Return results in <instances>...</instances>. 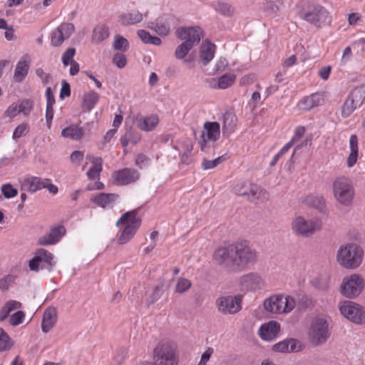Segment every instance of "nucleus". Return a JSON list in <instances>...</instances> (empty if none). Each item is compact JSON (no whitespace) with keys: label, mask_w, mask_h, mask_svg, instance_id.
Masks as SVG:
<instances>
[{"label":"nucleus","mask_w":365,"mask_h":365,"mask_svg":"<svg viewBox=\"0 0 365 365\" xmlns=\"http://www.w3.org/2000/svg\"><path fill=\"white\" fill-rule=\"evenodd\" d=\"M257 252L250 242L240 240L217 248L212 255L214 262L230 273H238L256 264Z\"/></svg>","instance_id":"obj_1"},{"label":"nucleus","mask_w":365,"mask_h":365,"mask_svg":"<svg viewBox=\"0 0 365 365\" xmlns=\"http://www.w3.org/2000/svg\"><path fill=\"white\" fill-rule=\"evenodd\" d=\"M153 362H145L142 365H178L177 344L168 339L160 341L153 349Z\"/></svg>","instance_id":"obj_2"},{"label":"nucleus","mask_w":365,"mask_h":365,"mask_svg":"<svg viewBox=\"0 0 365 365\" xmlns=\"http://www.w3.org/2000/svg\"><path fill=\"white\" fill-rule=\"evenodd\" d=\"M363 255V250L359 245L349 243L339 247L336 260L341 267L353 269L361 264Z\"/></svg>","instance_id":"obj_3"},{"label":"nucleus","mask_w":365,"mask_h":365,"mask_svg":"<svg viewBox=\"0 0 365 365\" xmlns=\"http://www.w3.org/2000/svg\"><path fill=\"white\" fill-rule=\"evenodd\" d=\"M232 190L235 195L247 197L250 202L255 203L264 202L269 199V193L264 189L248 181L237 182Z\"/></svg>","instance_id":"obj_4"},{"label":"nucleus","mask_w":365,"mask_h":365,"mask_svg":"<svg viewBox=\"0 0 365 365\" xmlns=\"http://www.w3.org/2000/svg\"><path fill=\"white\" fill-rule=\"evenodd\" d=\"M138 210L125 212L116 222L117 226L125 224V226L118 238L119 245L128 242L135 235L141 224L140 218L137 217Z\"/></svg>","instance_id":"obj_5"},{"label":"nucleus","mask_w":365,"mask_h":365,"mask_svg":"<svg viewBox=\"0 0 365 365\" xmlns=\"http://www.w3.org/2000/svg\"><path fill=\"white\" fill-rule=\"evenodd\" d=\"M332 190L334 197L337 202L344 206L351 205L354 189L352 181L349 178L345 176L336 178L332 183Z\"/></svg>","instance_id":"obj_6"},{"label":"nucleus","mask_w":365,"mask_h":365,"mask_svg":"<svg viewBox=\"0 0 365 365\" xmlns=\"http://www.w3.org/2000/svg\"><path fill=\"white\" fill-rule=\"evenodd\" d=\"M296 303L291 296L273 295L264 302V309L272 313H289L294 309Z\"/></svg>","instance_id":"obj_7"},{"label":"nucleus","mask_w":365,"mask_h":365,"mask_svg":"<svg viewBox=\"0 0 365 365\" xmlns=\"http://www.w3.org/2000/svg\"><path fill=\"white\" fill-rule=\"evenodd\" d=\"M329 336V324L322 317L315 318L310 326L309 338L312 344L315 346L321 345L326 342Z\"/></svg>","instance_id":"obj_8"},{"label":"nucleus","mask_w":365,"mask_h":365,"mask_svg":"<svg viewBox=\"0 0 365 365\" xmlns=\"http://www.w3.org/2000/svg\"><path fill=\"white\" fill-rule=\"evenodd\" d=\"M292 227L297 235L307 237L321 229L322 221L318 218L306 220L298 216L293 220Z\"/></svg>","instance_id":"obj_9"},{"label":"nucleus","mask_w":365,"mask_h":365,"mask_svg":"<svg viewBox=\"0 0 365 365\" xmlns=\"http://www.w3.org/2000/svg\"><path fill=\"white\" fill-rule=\"evenodd\" d=\"M304 19L317 28L329 25L331 18L328 11L320 5H312L304 15Z\"/></svg>","instance_id":"obj_10"},{"label":"nucleus","mask_w":365,"mask_h":365,"mask_svg":"<svg viewBox=\"0 0 365 365\" xmlns=\"http://www.w3.org/2000/svg\"><path fill=\"white\" fill-rule=\"evenodd\" d=\"M341 314L356 324H365L364 309L351 301H344L339 305Z\"/></svg>","instance_id":"obj_11"},{"label":"nucleus","mask_w":365,"mask_h":365,"mask_svg":"<svg viewBox=\"0 0 365 365\" xmlns=\"http://www.w3.org/2000/svg\"><path fill=\"white\" fill-rule=\"evenodd\" d=\"M364 287L363 279L357 274H351L343 279L340 287L341 294L347 298H354L362 291Z\"/></svg>","instance_id":"obj_12"},{"label":"nucleus","mask_w":365,"mask_h":365,"mask_svg":"<svg viewBox=\"0 0 365 365\" xmlns=\"http://www.w3.org/2000/svg\"><path fill=\"white\" fill-rule=\"evenodd\" d=\"M53 256L51 252L44 249H39L29 261V267L34 272H38L39 269L51 271L53 266Z\"/></svg>","instance_id":"obj_13"},{"label":"nucleus","mask_w":365,"mask_h":365,"mask_svg":"<svg viewBox=\"0 0 365 365\" xmlns=\"http://www.w3.org/2000/svg\"><path fill=\"white\" fill-rule=\"evenodd\" d=\"M216 305L220 312L224 314H234L242 309V297H221L216 300Z\"/></svg>","instance_id":"obj_14"},{"label":"nucleus","mask_w":365,"mask_h":365,"mask_svg":"<svg viewBox=\"0 0 365 365\" xmlns=\"http://www.w3.org/2000/svg\"><path fill=\"white\" fill-rule=\"evenodd\" d=\"M238 285L242 291L253 292L262 289L264 281L260 274L251 272L240 277Z\"/></svg>","instance_id":"obj_15"},{"label":"nucleus","mask_w":365,"mask_h":365,"mask_svg":"<svg viewBox=\"0 0 365 365\" xmlns=\"http://www.w3.org/2000/svg\"><path fill=\"white\" fill-rule=\"evenodd\" d=\"M220 135V126L217 122H206L204 130L201 133V150L205 153L209 152V141L215 143Z\"/></svg>","instance_id":"obj_16"},{"label":"nucleus","mask_w":365,"mask_h":365,"mask_svg":"<svg viewBox=\"0 0 365 365\" xmlns=\"http://www.w3.org/2000/svg\"><path fill=\"white\" fill-rule=\"evenodd\" d=\"M175 36L180 40L189 43L194 47L200 43L203 34L198 26L179 27L175 31Z\"/></svg>","instance_id":"obj_17"},{"label":"nucleus","mask_w":365,"mask_h":365,"mask_svg":"<svg viewBox=\"0 0 365 365\" xmlns=\"http://www.w3.org/2000/svg\"><path fill=\"white\" fill-rule=\"evenodd\" d=\"M74 31V26L71 23H63L58 26L51 33V44L53 46H59L68 39Z\"/></svg>","instance_id":"obj_18"},{"label":"nucleus","mask_w":365,"mask_h":365,"mask_svg":"<svg viewBox=\"0 0 365 365\" xmlns=\"http://www.w3.org/2000/svg\"><path fill=\"white\" fill-rule=\"evenodd\" d=\"M303 344L297 339L287 338L284 340L274 344L272 346V351L279 353H295L303 349Z\"/></svg>","instance_id":"obj_19"},{"label":"nucleus","mask_w":365,"mask_h":365,"mask_svg":"<svg viewBox=\"0 0 365 365\" xmlns=\"http://www.w3.org/2000/svg\"><path fill=\"white\" fill-rule=\"evenodd\" d=\"M114 182L118 185H125L135 182L139 173L132 168H124L113 173Z\"/></svg>","instance_id":"obj_20"},{"label":"nucleus","mask_w":365,"mask_h":365,"mask_svg":"<svg viewBox=\"0 0 365 365\" xmlns=\"http://www.w3.org/2000/svg\"><path fill=\"white\" fill-rule=\"evenodd\" d=\"M280 331V325L275 321H270L261 326L259 329V335L265 341H271L276 338Z\"/></svg>","instance_id":"obj_21"},{"label":"nucleus","mask_w":365,"mask_h":365,"mask_svg":"<svg viewBox=\"0 0 365 365\" xmlns=\"http://www.w3.org/2000/svg\"><path fill=\"white\" fill-rule=\"evenodd\" d=\"M30 63V57L26 55L24 56L18 62L14 74V80L15 82L21 83L24 80L29 73Z\"/></svg>","instance_id":"obj_22"},{"label":"nucleus","mask_w":365,"mask_h":365,"mask_svg":"<svg viewBox=\"0 0 365 365\" xmlns=\"http://www.w3.org/2000/svg\"><path fill=\"white\" fill-rule=\"evenodd\" d=\"M57 322V312L56 308L50 307L47 308L43 314L41 329L43 332L48 333Z\"/></svg>","instance_id":"obj_23"},{"label":"nucleus","mask_w":365,"mask_h":365,"mask_svg":"<svg viewBox=\"0 0 365 365\" xmlns=\"http://www.w3.org/2000/svg\"><path fill=\"white\" fill-rule=\"evenodd\" d=\"M65 232L66 229L63 226L53 227L48 234L38 239V243L41 245L54 244L60 240Z\"/></svg>","instance_id":"obj_24"},{"label":"nucleus","mask_w":365,"mask_h":365,"mask_svg":"<svg viewBox=\"0 0 365 365\" xmlns=\"http://www.w3.org/2000/svg\"><path fill=\"white\" fill-rule=\"evenodd\" d=\"M137 126L143 131H151L158 124L159 119L156 115H152L144 118L141 115H138L135 118Z\"/></svg>","instance_id":"obj_25"},{"label":"nucleus","mask_w":365,"mask_h":365,"mask_svg":"<svg viewBox=\"0 0 365 365\" xmlns=\"http://www.w3.org/2000/svg\"><path fill=\"white\" fill-rule=\"evenodd\" d=\"M322 96L319 93H313L304 97L298 103V108L301 110H309L319 106L323 102Z\"/></svg>","instance_id":"obj_26"},{"label":"nucleus","mask_w":365,"mask_h":365,"mask_svg":"<svg viewBox=\"0 0 365 365\" xmlns=\"http://www.w3.org/2000/svg\"><path fill=\"white\" fill-rule=\"evenodd\" d=\"M118 197V195L115 193L101 192L93 197L91 200L98 206L105 208L107 206L112 205Z\"/></svg>","instance_id":"obj_27"},{"label":"nucleus","mask_w":365,"mask_h":365,"mask_svg":"<svg viewBox=\"0 0 365 365\" xmlns=\"http://www.w3.org/2000/svg\"><path fill=\"white\" fill-rule=\"evenodd\" d=\"M215 46L208 40L203 41L200 46V58L203 65H207L214 57Z\"/></svg>","instance_id":"obj_28"},{"label":"nucleus","mask_w":365,"mask_h":365,"mask_svg":"<svg viewBox=\"0 0 365 365\" xmlns=\"http://www.w3.org/2000/svg\"><path fill=\"white\" fill-rule=\"evenodd\" d=\"M43 180L38 177L25 179L21 184V190L29 192H35L43 187Z\"/></svg>","instance_id":"obj_29"},{"label":"nucleus","mask_w":365,"mask_h":365,"mask_svg":"<svg viewBox=\"0 0 365 365\" xmlns=\"http://www.w3.org/2000/svg\"><path fill=\"white\" fill-rule=\"evenodd\" d=\"M119 21L124 26L135 24L143 21V14L138 11H132L120 15Z\"/></svg>","instance_id":"obj_30"},{"label":"nucleus","mask_w":365,"mask_h":365,"mask_svg":"<svg viewBox=\"0 0 365 365\" xmlns=\"http://www.w3.org/2000/svg\"><path fill=\"white\" fill-rule=\"evenodd\" d=\"M350 153L348 156L346 163L349 168L353 167L356 163L359 149H358V138L356 135H351L349 139Z\"/></svg>","instance_id":"obj_31"},{"label":"nucleus","mask_w":365,"mask_h":365,"mask_svg":"<svg viewBox=\"0 0 365 365\" xmlns=\"http://www.w3.org/2000/svg\"><path fill=\"white\" fill-rule=\"evenodd\" d=\"M61 135L64 138H68L72 140H78L84 135V130L82 127L77 125H70L61 131Z\"/></svg>","instance_id":"obj_32"},{"label":"nucleus","mask_w":365,"mask_h":365,"mask_svg":"<svg viewBox=\"0 0 365 365\" xmlns=\"http://www.w3.org/2000/svg\"><path fill=\"white\" fill-rule=\"evenodd\" d=\"M237 116L232 111H227L223 115L222 133L229 135L237 124Z\"/></svg>","instance_id":"obj_33"},{"label":"nucleus","mask_w":365,"mask_h":365,"mask_svg":"<svg viewBox=\"0 0 365 365\" xmlns=\"http://www.w3.org/2000/svg\"><path fill=\"white\" fill-rule=\"evenodd\" d=\"M304 202L311 207H315L319 212H323L325 210V200L322 196L319 195H309L307 196Z\"/></svg>","instance_id":"obj_34"},{"label":"nucleus","mask_w":365,"mask_h":365,"mask_svg":"<svg viewBox=\"0 0 365 365\" xmlns=\"http://www.w3.org/2000/svg\"><path fill=\"white\" fill-rule=\"evenodd\" d=\"M349 96L352 102L355 103V106L360 107L365 99V86L361 85L354 88Z\"/></svg>","instance_id":"obj_35"},{"label":"nucleus","mask_w":365,"mask_h":365,"mask_svg":"<svg viewBox=\"0 0 365 365\" xmlns=\"http://www.w3.org/2000/svg\"><path fill=\"white\" fill-rule=\"evenodd\" d=\"M109 36V29L106 26H96L92 35V42L98 44Z\"/></svg>","instance_id":"obj_36"},{"label":"nucleus","mask_w":365,"mask_h":365,"mask_svg":"<svg viewBox=\"0 0 365 365\" xmlns=\"http://www.w3.org/2000/svg\"><path fill=\"white\" fill-rule=\"evenodd\" d=\"M213 8L217 13L224 16L230 17L232 16L235 14L234 7L229 3L222 1H218L216 4H215L213 5Z\"/></svg>","instance_id":"obj_37"},{"label":"nucleus","mask_w":365,"mask_h":365,"mask_svg":"<svg viewBox=\"0 0 365 365\" xmlns=\"http://www.w3.org/2000/svg\"><path fill=\"white\" fill-rule=\"evenodd\" d=\"M137 34L144 43L160 46L162 43L159 37L150 35V33L145 30H138Z\"/></svg>","instance_id":"obj_38"},{"label":"nucleus","mask_w":365,"mask_h":365,"mask_svg":"<svg viewBox=\"0 0 365 365\" xmlns=\"http://www.w3.org/2000/svg\"><path fill=\"white\" fill-rule=\"evenodd\" d=\"M236 76L233 73H225L218 78L217 88L226 89L230 87L235 81ZM216 88L215 86H213Z\"/></svg>","instance_id":"obj_39"},{"label":"nucleus","mask_w":365,"mask_h":365,"mask_svg":"<svg viewBox=\"0 0 365 365\" xmlns=\"http://www.w3.org/2000/svg\"><path fill=\"white\" fill-rule=\"evenodd\" d=\"M98 94L96 92L91 91L84 95L82 106L86 110H91L98 102Z\"/></svg>","instance_id":"obj_40"},{"label":"nucleus","mask_w":365,"mask_h":365,"mask_svg":"<svg viewBox=\"0 0 365 365\" xmlns=\"http://www.w3.org/2000/svg\"><path fill=\"white\" fill-rule=\"evenodd\" d=\"M193 48L192 45L185 41L180 44L175 49V56L178 59H184V62L190 61V60L185 58L189 51Z\"/></svg>","instance_id":"obj_41"},{"label":"nucleus","mask_w":365,"mask_h":365,"mask_svg":"<svg viewBox=\"0 0 365 365\" xmlns=\"http://www.w3.org/2000/svg\"><path fill=\"white\" fill-rule=\"evenodd\" d=\"M93 166L87 172V175L91 180L98 178L102 170V159L96 158L93 161Z\"/></svg>","instance_id":"obj_42"},{"label":"nucleus","mask_w":365,"mask_h":365,"mask_svg":"<svg viewBox=\"0 0 365 365\" xmlns=\"http://www.w3.org/2000/svg\"><path fill=\"white\" fill-rule=\"evenodd\" d=\"M14 345L12 339L4 329L0 327V351L10 349Z\"/></svg>","instance_id":"obj_43"},{"label":"nucleus","mask_w":365,"mask_h":365,"mask_svg":"<svg viewBox=\"0 0 365 365\" xmlns=\"http://www.w3.org/2000/svg\"><path fill=\"white\" fill-rule=\"evenodd\" d=\"M192 286V282L190 279L185 277H180L176 281L175 286V292L182 294L187 292Z\"/></svg>","instance_id":"obj_44"},{"label":"nucleus","mask_w":365,"mask_h":365,"mask_svg":"<svg viewBox=\"0 0 365 365\" xmlns=\"http://www.w3.org/2000/svg\"><path fill=\"white\" fill-rule=\"evenodd\" d=\"M115 50L120 51H126L128 49L129 43L128 40L120 35H115L112 43Z\"/></svg>","instance_id":"obj_45"},{"label":"nucleus","mask_w":365,"mask_h":365,"mask_svg":"<svg viewBox=\"0 0 365 365\" xmlns=\"http://www.w3.org/2000/svg\"><path fill=\"white\" fill-rule=\"evenodd\" d=\"M224 155L219 156L213 160H207V158H204L202 160V168L204 170L213 169L220 164H221L224 161Z\"/></svg>","instance_id":"obj_46"},{"label":"nucleus","mask_w":365,"mask_h":365,"mask_svg":"<svg viewBox=\"0 0 365 365\" xmlns=\"http://www.w3.org/2000/svg\"><path fill=\"white\" fill-rule=\"evenodd\" d=\"M164 292V284L160 283L155 287L153 292L147 300L148 305L152 304L158 301Z\"/></svg>","instance_id":"obj_47"},{"label":"nucleus","mask_w":365,"mask_h":365,"mask_svg":"<svg viewBox=\"0 0 365 365\" xmlns=\"http://www.w3.org/2000/svg\"><path fill=\"white\" fill-rule=\"evenodd\" d=\"M358 107V106H355V103L352 102L349 96L341 109L342 116L344 118L349 116Z\"/></svg>","instance_id":"obj_48"},{"label":"nucleus","mask_w":365,"mask_h":365,"mask_svg":"<svg viewBox=\"0 0 365 365\" xmlns=\"http://www.w3.org/2000/svg\"><path fill=\"white\" fill-rule=\"evenodd\" d=\"M75 48H69L63 53L62 62L65 66H68L74 61L73 56L75 55Z\"/></svg>","instance_id":"obj_49"},{"label":"nucleus","mask_w":365,"mask_h":365,"mask_svg":"<svg viewBox=\"0 0 365 365\" xmlns=\"http://www.w3.org/2000/svg\"><path fill=\"white\" fill-rule=\"evenodd\" d=\"M1 192L6 198H11L17 195L18 190L11 184H4L1 186Z\"/></svg>","instance_id":"obj_50"},{"label":"nucleus","mask_w":365,"mask_h":365,"mask_svg":"<svg viewBox=\"0 0 365 365\" xmlns=\"http://www.w3.org/2000/svg\"><path fill=\"white\" fill-rule=\"evenodd\" d=\"M24 317V312L23 311H18L11 316L9 324L14 327L18 326L23 322Z\"/></svg>","instance_id":"obj_51"},{"label":"nucleus","mask_w":365,"mask_h":365,"mask_svg":"<svg viewBox=\"0 0 365 365\" xmlns=\"http://www.w3.org/2000/svg\"><path fill=\"white\" fill-rule=\"evenodd\" d=\"M279 9V6L273 1H267L266 3L264 4V11L267 15L271 16L276 14L278 12Z\"/></svg>","instance_id":"obj_52"},{"label":"nucleus","mask_w":365,"mask_h":365,"mask_svg":"<svg viewBox=\"0 0 365 365\" xmlns=\"http://www.w3.org/2000/svg\"><path fill=\"white\" fill-rule=\"evenodd\" d=\"M29 132V126L26 123H21L18 125L14 131L13 138L14 139L24 136Z\"/></svg>","instance_id":"obj_53"},{"label":"nucleus","mask_w":365,"mask_h":365,"mask_svg":"<svg viewBox=\"0 0 365 365\" xmlns=\"http://www.w3.org/2000/svg\"><path fill=\"white\" fill-rule=\"evenodd\" d=\"M19 109L20 113H23L25 115H29L32 108V101L30 100L26 99L19 103H18Z\"/></svg>","instance_id":"obj_54"},{"label":"nucleus","mask_w":365,"mask_h":365,"mask_svg":"<svg viewBox=\"0 0 365 365\" xmlns=\"http://www.w3.org/2000/svg\"><path fill=\"white\" fill-rule=\"evenodd\" d=\"M113 63L115 64L119 68H123L127 63V59L124 54L117 53L113 56Z\"/></svg>","instance_id":"obj_55"},{"label":"nucleus","mask_w":365,"mask_h":365,"mask_svg":"<svg viewBox=\"0 0 365 365\" xmlns=\"http://www.w3.org/2000/svg\"><path fill=\"white\" fill-rule=\"evenodd\" d=\"M36 74L39 78H41L42 83L45 85L49 83L51 81V75L44 72L41 68H38L36 70Z\"/></svg>","instance_id":"obj_56"},{"label":"nucleus","mask_w":365,"mask_h":365,"mask_svg":"<svg viewBox=\"0 0 365 365\" xmlns=\"http://www.w3.org/2000/svg\"><path fill=\"white\" fill-rule=\"evenodd\" d=\"M15 277L13 275H7L5 277L0 279V289L1 291H6L9 289L11 283L14 281Z\"/></svg>","instance_id":"obj_57"},{"label":"nucleus","mask_w":365,"mask_h":365,"mask_svg":"<svg viewBox=\"0 0 365 365\" xmlns=\"http://www.w3.org/2000/svg\"><path fill=\"white\" fill-rule=\"evenodd\" d=\"M155 28V32L160 36H167L170 32V26L167 23L158 24Z\"/></svg>","instance_id":"obj_58"},{"label":"nucleus","mask_w":365,"mask_h":365,"mask_svg":"<svg viewBox=\"0 0 365 365\" xmlns=\"http://www.w3.org/2000/svg\"><path fill=\"white\" fill-rule=\"evenodd\" d=\"M214 350L212 347H207L205 351L202 354L198 365H205L210 360Z\"/></svg>","instance_id":"obj_59"},{"label":"nucleus","mask_w":365,"mask_h":365,"mask_svg":"<svg viewBox=\"0 0 365 365\" xmlns=\"http://www.w3.org/2000/svg\"><path fill=\"white\" fill-rule=\"evenodd\" d=\"M18 110H19L18 103H15L11 104L6 110L4 114L6 116H8L9 118H14L20 113Z\"/></svg>","instance_id":"obj_60"},{"label":"nucleus","mask_w":365,"mask_h":365,"mask_svg":"<svg viewBox=\"0 0 365 365\" xmlns=\"http://www.w3.org/2000/svg\"><path fill=\"white\" fill-rule=\"evenodd\" d=\"M71 95V87L70 84L65 80L62 81V87L60 91V98H64L68 97Z\"/></svg>","instance_id":"obj_61"},{"label":"nucleus","mask_w":365,"mask_h":365,"mask_svg":"<svg viewBox=\"0 0 365 365\" xmlns=\"http://www.w3.org/2000/svg\"><path fill=\"white\" fill-rule=\"evenodd\" d=\"M71 161L73 163L78 165L83 158V153L81 151L76 150L73 151L71 155Z\"/></svg>","instance_id":"obj_62"},{"label":"nucleus","mask_w":365,"mask_h":365,"mask_svg":"<svg viewBox=\"0 0 365 365\" xmlns=\"http://www.w3.org/2000/svg\"><path fill=\"white\" fill-rule=\"evenodd\" d=\"M361 20V15L359 13H351L348 15V21L350 26H355Z\"/></svg>","instance_id":"obj_63"},{"label":"nucleus","mask_w":365,"mask_h":365,"mask_svg":"<svg viewBox=\"0 0 365 365\" xmlns=\"http://www.w3.org/2000/svg\"><path fill=\"white\" fill-rule=\"evenodd\" d=\"M314 285L319 289L327 291L329 288L328 282L326 279L322 278H317L314 280Z\"/></svg>","instance_id":"obj_64"}]
</instances>
